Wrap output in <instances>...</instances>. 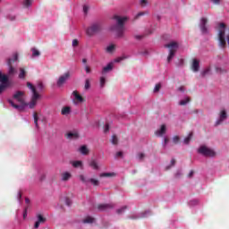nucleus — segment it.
I'll return each instance as SVG.
<instances>
[{
  "label": "nucleus",
  "instance_id": "nucleus-1",
  "mask_svg": "<svg viewBox=\"0 0 229 229\" xmlns=\"http://www.w3.org/2000/svg\"><path fill=\"white\" fill-rule=\"evenodd\" d=\"M27 87L32 92L30 102L29 104L26 103V100H24V96L26 94L24 91H16L13 96V99H16V101L21 106L16 105L13 103V100H9V104L13 106V108L19 110V112H22L24 110V106H29L30 109L35 108L38 99H40V94H38L37 88H35L31 82H27Z\"/></svg>",
  "mask_w": 229,
  "mask_h": 229
},
{
  "label": "nucleus",
  "instance_id": "nucleus-2",
  "mask_svg": "<svg viewBox=\"0 0 229 229\" xmlns=\"http://www.w3.org/2000/svg\"><path fill=\"white\" fill-rule=\"evenodd\" d=\"M217 31L218 44L222 49H225L226 47V24L225 22L218 23Z\"/></svg>",
  "mask_w": 229,
  "mask_h": 229
},
{
  "label": "nucleus",
  "instance_id": "nucleus-3",
  "mask_svg": "<svg viewBox=\"0 0 229 229\" xmlns=\"http://www.w3.org/2000/svg\"><path fill=\"white\" fill-rule=\"evenodd\" d=\"M114 21H116V33L117 36L121 38L123 37H124V23L126 22V21H128V17H121V16H117L114 15Z\"/></svg>",
  "mask_w": 229,
  "mask_h": 229
},
{
  "label": "nucleus",
  "instance_id": "nucleus-4",
  "mask_svg": "<svg viewBox=\"0 0 229 229\" xmlns=\"http://www.w3.org/2000/svg\"><path fill=\"white\" fill-rule=\"evenodd\" d=\"M165 47L169 49L167 62H171L173 60V58H174V55H176V51H178V47H179L178 42L172 41V42L165 45Z\"/></svg>",
  "mask_w": 229,
  "mask_h": 229
},
{
  "label": "nucleus",
  "instance_id": "nucleus-5",
  "mask_svg": "<svg viewBox=\"0 0 229 229\" xmlns=\"http://www.w3.org/2000/svg\"><path fill=\"white\" fill-rule=\"evenodd\" d=\"M17 60H19L18 53L13 54V58H9L7 60V65L9 66V71H8L9 76H13V74H15L17 72L15 68H13V64H15V62H17Z\"/></svg>",
  "mask_w": 229,
  "mask_h": 229
},
{
  "label": "nucleus",
  "instance_id": "nucleus-6",
  "mask_svg": "<svg viewBox=\"0 0 229 229\" xmlns=\"http://www.w3.org/2000/svg\"><path fill=\"white\" fill-rule=\"evenodd\" d=\"M102 28L103 26L101 25L100 22H95L89 28H88L86 33L87 35H89V37H92V35H96V33H99Z\"/></svg>",
  "mask_w": 229,
  "mask_h": 229
},
{
  "label": "nucleus",
  "instance_id": "nucleus-7",
  "mask_svg": "<svg viewBox=\"0 0 229 229\" xmlns=\"http://www.w3.org/2000/svg\"><path fill=\"white\" fill-rule=\"evenodd\" d=\"M198 152L199 155H203V157H216V151L212 148H208L207 146H200Z\"/></svg>",
  "mask_w": 229,
  "mask_h": 229
},
{
  "label": "nucleus",
  "instance_id": "nucleus-8",
  "mask_svg": "<svg viewBox=\"0 0 229 229\" xmlns=\"http://www.w3.org/2000/svg\"><path fill=\"white\" fill-rule=\"evenodd\" d=\"M69 80H71V72H66L58 78L56 82L57 87H64Z\"/></svg>",
  "mask_w": 229,
  "mask_h": 229
},
{
  "label": "nucleus",
  "instance_id": "nucleus-9",
  "mask_svg": "<svg viewBox=\"0 0 229 229\" xmlns=\"http://www.w3.org/2000/svg\"><path fill=\"white\" fill-rule=\"evenodd\" d=\"M207 24H208V19L202 17L200 19V23H199V28L202 35H208L209 33L208 26Z\"/></svg>",
  "mask_w": 229,
  "mask_h": 229
},
{
  "label": "nucleus",
  "instance_id": "nucleus-10",
  "mask_svg": "<svg viewBox=\"0 0 229 229\" xmlns=\"http://www.w3.org/2000/svg\"><path fill=\"white\" fill-rule=\"evenodd\" d=\"M115 206L112 203L109 204H98L97 206L98 210L99 212H108V210H112Z\"/></svg>",
  "mask_w": 229,
  "mask_h": 229
},
{
  "label": "nucleus",
  "instance_id": "nucleus-11",
  "mask_svg": "<svg viewBox=\"0 0 229 229\" xmlns=\"http://www.w3.org/2000/svg\"><path fill=\"white\" fill-rule=\"evenodd\" d=\"M228 117V114H226V110H222L220 112L219 120L216 121V126H219L223 123V121H225V119Z\"/></svg>",
  "mask_w": 229,
  "mask_h": 229
},
{
  "label": "nucleus",
  "instance_id": "nucleus-12",
  "mask_svg": "<svg viewBox=\"0 0 229 229\" xmlns=\"http://www.w3.org/2000/svg\"><path fill=\"white\" fill-rule=\"evenodd\" d=\"M0 85H4L5 87H9L10 83L8 82V76L3 75L0 72Z\"/></svg>",
  "mask_w": 229,
  "mask_h": 229
},
{
  "label": "nucleus",
  "instance_id": "nucleus-13",
  "mask_svg": "<svg viewBox=\"0 0 229 229\" xmlns=\"http://www.w3.org/2000/svg\"><path fill=\"white\" fill-rule=\"evenodd\" d=\"M72 178V174L69 172H64L61 174V180L62 182H69Z\"/></svg>",
  "mask_w": 229,
  "mask_h": 229
},
{
  "label": "nucleus",
  "instance_id": "nucleus-14",
  "mask_svg": "<svg viewBox=\"0 0 229 229\" xmlns=\"http://www.w3.org/2000/svg\"><path fill=\"white\" fill-rule=\"evenodd\" d=\"M167 131V127H165V124H162L160 129L156 131V135L157 137H162V135H165V133Z\"/></svg>",
  "mask_w": 229,
  "mask_h": 229
},
{
  "label": "nucleus",
  "instance_id": "nucleus-15",
  "mask_svg": "<svg viewBox=\"0 0 229 229\" xmlns=\"http://www.w3.org/2000/svg\"><path fill=\"white\" fill-rule=\"evenodd\" d=\"M191 70L193 72H198V71H199V61H198V59H193Z\"/></svg>",
  "mask_w": 229,
  "mask_h": 229
},
{
  "label": "nucleus",
  "instance_id": "nucleus-16",
  "mask_svg": "<svg viewBox=\"0 0 229 229\" xmlns=\"http://www.w3.org/2000/svg\"><path fill=\"white\" fill-rule=\"evenodd\" d=\"M79 138H80V134L76 131L66 133V139L75 140Z\"/></svg>",
  "mask_w": 229,
  "mask_h": 229
},
{
  "label": "nucleus",
  "instance_id": "nucleus-17",
  "mask_svg": "<svg viewBox=\"0 0 229 229\" xmlns=\"http://www.w3.org/2000/svg\"><path fill=\"white\" fill-rule=\"evenodd\" d=\"M72 95L74 96L77 103L85 102V98H83V97H81V95L78 94V92L76 90L72 92Z\"/></svg>",
  "mask_w": 229,
  "mask_h": 229
},
{
  "label": "nucleus",
  "instance_id": "nucleus-18",
  "mask_svg": "<svg viewBox=\"0 0 229 229\" xmlns=\"http://www.w3.org/2000/svg\"><path fill=\"white\" fill-rule=\"evenodd\" d=\"M94 221H96V219L92 216H87L86 218H84L82 220V223L84 225H92V223H94Z\"/></svg>",
  "mask_w": 229,
  "mask_h": 229
},
{
  "label": "nucleus",
  "instance_id": "nucleus-19",
  "mask_svg": "<svg viewBox=\"0 0 229 229\" xmlns=\"http://www.w3.org/2000/svg\"><path fill=\"white\" fill-rule=\"evenodd\" d=\"M114 69V64L109 63L106 67L103 68L102 72H110Z\"/></svg>",
  "mask_w": 229,
  "mask_h": 229
},
{
  "label": "nucleus",
  "instance_id": "nucleus-20",
  "mask_svg": "<svg viewBox=\"0 0 229 229\" xmlns=\"http://www.w3.org/2000/svg\"><path fill=\"white\" fill-rule=\"evenodd\" d=\"M115 176V173L112 172V173H102L100 174V178H112Z\"/></svg>",
  "mask_w": 229,
  "mask_h": 229
},
{
  "label": "nucleus",
  "instance_id": "nucleus-21",
  "mask_svg": "<svg viewBox=\"0 0 229 229\" xmlns=\"http://www.w3.org/2000/svg\"><path fill=\"white\" fill-rule=\"evenodd\" d=\"M89 167H92V169H95L96 171H98V169H99V165H98V161H96L95 159L91 160L89 162Z\"/></svg>",
  "mask_w": 229,
  "mask_h": 229
},
{
  "label": "nucleus",
  "instance_id": "nucleus-22",
  "mask_svg": "<svg viewBox=\"0 0 229 229\" xmlns=\"http://www.w3.org/2000/svg\"><path fill=\"white\" fill-rule=\"evenodd\" d=\"M61 114L62 115H69V114H71V107L70 106L63 107Z\"/></svg>",
  "mask_w": 229,
  "mask_h": 229
},
{
  "label": "nucleus",
  "instance_id": "nucleus-23",
  "mask_svg": "<svg viewBox=\"0 0 229 229\" xmlns=\"http://www.w3.org/2000/svg\"><path fill=\"white\" fill-rule=\"evenodd\" d=\"M72 167H75V168L83 167V162H81V161H72Z\"/></svg>",
  "mask_w": 229,
  "mask_h": 229
},
{
  "label": "nucleus",
  "instance_id": "nucleus-24",
  "mask_svg": "<svg viewBox=\"0 0 229 229\" xmlns=\"http://www.w3.org/2000/svg\"><path fill=\"white\" fill-rule=\"evenodd\" d=\"M22 4L24 8H30L33 4V0H23Z\"/></svg>",
  "mask_w": 229,
  "mask_h": 229
},
{
  "label": "nucleus",
  "instance_id": "nucleus-25",
  "mask_svg": "<svg viewBox=\"0 0 229 229\" xmlns=\"http://www.w3.org/2000/svg\"><path fill=\"white\" fill-rule=\"evenodd\" d=\"M80 151H81V155L89 154V148L85 145H83L80 148Z\"/></svg>",
  "mask_w": 229,
  "mask_h": 229
},
{
  "label": "nucleus",
  "instance_id": "nucleus-26",
  "mask_svg": "<svg viewBox=\"0 0 229 229\" xmlns=\"http://www.w3.org/2000/svg\"><path fill=\"white\" fill-rule=\"evenodd\" d=\"M33 118L36 128H38V114L37 112H34Z\"/></svg>",
  "mask_w": 229,
  "mask_h": 229
},
{
  "label": "nucleus",
  "instance_id": "nucleus-27",
  "mask_svg": "<svg viewBox=\"0 0 229 229\" xmlns=\"http://www.w3.org/2000/svg\"><path fill=\"white\" fill-rule=\"evenodd\" d=\"M19 78L21 80H24V78H26V70H24L23 68H20Z\"/></svg>",
  "mask_w": 229,
  "mask_h": 229
},
{
  "label": "nucleus",
  "instance_id": "nucleus-28",
  "mask_svg": "<svg viewBox=\"0 0 229 229\" xmlns=\"http://www.w3.org/2000/svg\"><path fill=\"white\" fill-rule=\"evenodd\" d=\"M106 53H113L115 51V45H110L106 48Z\"/></svg>",
  "mask_w": 229,
  "mask_h": 229
},
{
  "label": "nucleus",
  "instance_id": "nucleus-29",
  "mask_svg": "<svg viewBox=\"0 0 229 229\" xmlns=\"http://www.w3.org/2000/svg\"><path fill=\"white\" fill-rule=\"evenodd\" d=\"M111 142H112V144H114V146H117V144H119V139H117V136H116V135H113V136H112Z\"/></svg>",
  "mask_w": 229,
  "mask_h": 229
},
{
  "label": "nucleus",
  "instance_id": "nucleus-30",
  "mask_svg": "<svg viewBox=\"0 0 229 229\" xmlns=\"http://www.w3.org/2000/svg\"><path fill=\"white\" fill-rule=\"evenodd\" d=\"M89 182H90V183H92V185H94L95 187H98V185H99V181L98 179L90 178L89 179Z\"/></svg>",
  "mask_w": 229,
  "mask_h": 229
},
{
  "label": "nucleus",
  "instance_id": "nucleus-31",
  "mask_svg": "<svg viewBox=\"0 0 229 229\" xmlns=\"http://www.w3.org/2000/svg\"><path fill=\"white\" fill-rule=\"evenodd\" d=\"M127 208H128V206H123L121 208L116 210V214H119V215L124 214V211L127 210Z\"/></svg>",
  "mask_w": 229,
  "mask_h": 229
},
{
  "label": "nucleus",
  "instance_id": "nucleus-32",
  "mask_svg": "<svg viewBox=\"0 0 229 229\" xmlns=\"http://www.w3.org/2000/svg\"><path fill=\"white\" fill-rule=\"evenodd\" d=\"M191 102V98H186L185 99H182L179 102V105H181L182 106L187 105V103Z\"/></svg>",
  "mask_w": 229,
  "mask_h": 229
},
{
  "label": "nucleus",
  "instance_id": "nucleus-33",
  "mask_svg": "<svg viewBox=\"0 0 229 229\" xmlns=\"http://www.w3.org/2000/svg\"><path fill=\"white\" fill-rule=\"evenodd\" d=\"M192 132H190L189 133V135H188V137H186L185 139H184V144H189L190 142H191V140L192 139Z\"/></svg>",
  "mask_w": 229,
  "mask_h": 229
},
{
  "label": "nucleus",
  "instance_id": "nucleus-34",
  "mask_svg": "<svg viewBox=\"0 0 229 229\" xmlns=\"http://www.w3.org/2000/svg\"><path fill=\"white\" fill-rule=\"evenodd\" d=\"M216 72L218 74H225L226 72V70L221 67H216Z\"/></svg>",
  "mask_w": 229,
  "mask_h": 229
},
{
  "label": "nucleus",
  "instance_id": "nucleus-35",
  "mask_svg": "<svg viewBox=\"0 0 229 229\" xmlns=\"http://www.w3.org/2000/svg\"><path fill=\"white\" fill-rule=\"evenodd\" d=\"M79 178H80L81 182H82V183H89V179H87L85 177V175L81 174V175H79Z\"/></svg>",
  "mask_w": 229,
  "mask_h": 229
},
{
  "label": "nucleus",
  "instance_id": "nucleus-36",
  "mask_svg": "<svg viewBox=\"0 0 229 229\" xmlns=\"http://www.w3.org/2000/svg\"><path fill=\"white\" fill-rule=\"evenodd\" d=\"M32 56H40V52L37 48H32Z\"/></svg>",
  "mask_w": 229,
  "mask_h": 229
},
{
  "label": "nucleus",
  "instance_id": "nucleus-37",
  "mask_svg": "<svg viewBox=\"0 0 229 229\" xmlns=\"http://www.w3.org/2000/svg\"><path fill=\"white\" fill-rule=\"evenodd\" d=\"M84 89H85L86 90H89V89H90V80L87 79V80L85 81Z\"/></svg>",
  "mask_w": 229,
  "mask_h": 229
},
{
  "label": "nucleus",
  "instance_id": "nucleus-38",
  "mask_svg": "<svg viewBox=\"0 0 229 229\" xmlns=\"http://www.w3.org/2000/svg\"><path fill=\"white\" fill-rule=\"evenodd\" d=\"M105 83H106V79H105V77H101L100 78V87H101V89H103V87H105Z\"/></svg>",
  "mask_w": 229,
  "mask_h": 229
},
{
  "label": "nucleus",
  "instance_id": "nucleus-39",
  "mask_svg": "<svg viewBox=\"0 0 229 229\" xmlns=\"http://www.w3.org/2000/svg\"><path fill=\"white\" fill-rule=\"evenodd\" d=\"M140 4L142 8H145V6H148V0H140Z\"/></svg>",
  "mask_w": 229,
  "mask_h": 229
},
{
  "label": "nucleus",
  "instance_id": "nucleus-40",
  "mask_svg": "<svg viewBox=\"0 0 229 229\" xmlns=\"http://www.w3.org/2000/svg\"><path fill=\"white\" fill-rule=\"evenodd\" d=\"M208 72H210V67L206 68L202 72L201 75L203 77L207 76V74H208Z\"/></svg>",
  "mask_w": 229,
  "mask_h": 229
},
{
  "label": "nucleus",
  "instance_id": "nucleus-41",
  "mask_svg": "<svg viewBox=\"0 0 229 229\" xmlns=\"http://www.w3.org/2000/svg\"><path fill=\"white\" fill-rule=\"evenodd\" d=\"M143 15H146V13L144 12L139 13L138 14L135 15L134 21H137V19H139L140 17H142Z\"/></svg>",
  "mask_w": 229,
  "mask_h": 229
},
{
  "label": "nucleus",
  "instance_id": "nucleus-42",
  "mask_svg": "<svg viewBox=\"0 0 229 229\" xmlns=\"http://www.w3.org/2000/svg\"><path fill=\"white\" fill-rule=\"evenodd\" d=\"M160 89H162V85L160 83L157 84L154 88V92H159Z\"/></svg>",
  "mask_w": 229,
  "mask_h": 229
},
{
  "label": "nucleus",
  "instance_id": "nucleus-43",
  "mask_svg": "<svg viewBox=\"0 0 229 229\" xmlns=\"http://www.w3.org/2000/svg\"><path fill=\"white\" fill-rule=\"evenodd\" d=\"M8 89V86H4L3 84H0V94H3Z\"/></svg>",
  "mask_w": 229,
  "mask_h": 229
},
{
  "label": "nucleus",
  "instance_id": "nucleus-44",
  "mask_svg": "<svg viewBox=\"0 0 229 229\" xmlns=\"http://www.w3.org/2000/svg\"><path fill=\"white\" fill-rule=\"evenodd\" d=\"M38 221L39 223H45L46 222V218H44V216H42V215H38Z\"/></svg>",
  "mask_w": 229,
  "mask_h": 229
},
{
  "label": "nucleus",
  "instance_id": "nucleus-45",
  "mask_svg": "<svg viewBox=\"0 0 229 229\" xmlns=\"http://www.w3.org/2000/svg\"><path fill=\"white\" fill-rule=\"evenodd\" d=\"M173 142H174V144H178V142H180V137L179 136H174L173 138Z\"/></svg>",
  "mask_w": 229,
  "mask_h": 229
},
{
  "label": "nucleus",
  "instance_id": "nucleus-46",
  "mask_svg": "<svg viewBox=\"0 0 229 229\" xmlns=\"http://www.w3.org/2000/svg\"><path fill=\"white\" fill-rule=\"evenodd\" d=\"M65 203H66L67 207H71V205H72V201L69 198L65 199Z\"/></svg>",
  "mask_w": 229,
  "mask_h": 229
},
{
  "label": "nucleus",
  "instance_id": "nucleus-47",
  "mask_svg": "<svg viewBox=\"0 0 229 229\" xmlns=\"http://www.w3.org/2000/svg\"><path fill=\"white\" fill-rule=\"evenodd\" d=\"M80 44V42L78 41V39H73L72 40V47H77V46Z\"/></svg>",
  "mask_w": 229,
  "mask_h": 229
},
{
  "label": "nucleus",
  "instance_id": "nucleus-48",
  "mask_svg": "<svg viewBox=\"0 0 229 229\" xmlns=\"http://www.w3.org/2000/svg\"><path fill=\"white\" fill-rule=\"evenodd\" d=\"M104 131H105V133H106L107 131H110V125H109L108 123H106V124L105 125Z\"/></svg>",
  "mask_w": 229,
  "mask_h": 229
},
{
  "label": "nucleus",
  "instance_id": "nucleus-49",
  "mask_svg": "<svg viewBox=\"0 0 229 229\" xmlns=\"http://www.w3.org/2000/svg\"><path fill=\"white\" fill-rule=\"evenodd\" d=\"M145 157H146V154H145V153H140V154H138V157H139L140 160H142Z\"/></svg>",
  "mask_w": 229,
  "mask_h": 229
},
{
  "label": "nucleus",
  "instance_id": "nucleus-50",
  "mask_svg": "<svg viewBox=\"0 0 229 229\" xmlns=\"http://www.w3.org/2000/svg\"><path fill=\"white\" fill-rule=\"evenodd\" d=\"M28 217V208H26L23 211V219H26Z\"/></svg>",
  "mask_w": 229,
  "mask_h": 229
},
{
  "label": "nucleus",
  "instance_id": "nucleus-51",
  "mask_svg": "<svg viewBox=\"0 0 229 229\" xmlns=\"http://www.w3.org/2000/svg\"><path fill=\"white\" fill-rule=\"evenodd\" d=\"M85 71H86L87 74H90V72H91L90 67L89 65L85 66Z\"/></svg>",
  "mask_w": 229,
  "mask_h": 229
},
{
  "label": "nucleus",
  "instance_id": "nucleus-52",
  "mask_svg": "<svg viewBox=\"0 0 229 229\" xmlns=\"http://www.w3.org/2000/svg\"><path fill=\"white\" fill-rule=\"evenodd\" d=\"M83 12H84V13H89V6L88 5H84L83 6Z\"/></svg>",
  "mask_w": 229,
  "mask_h": 229
},
{
  "label": "nucleus",
  "instance_id": "nucleus-53",
  "mask_svg": "<svg viewBox=\"0 0 229 229\" xmlns=\"http://www.w3.org/2000/svg\"><path fill=\"white\" fill-rule=\"evenodd\" d=\"M38 89H39V90H42L44 89V84H42V82H39L38 84Z\"/></svg>",
  "mask_w": 229,
  "mask_h": 229
},
{
  "label": "nucleus",
  "instance_id": "nucleus-54",
  "mask_svg": "<svg viewBox=\"0 0 229 229\" xmlns=\"http://www.w3.org/2000/svg\"><path fill=\"white\" fill-rule=\"evenodd\" d=\"M123 60H124V57H118L114 60V62L119 63V62H123Z\"/></svg>",
  "mask_w": 229,
  "mask_h": 229
},
{
  "label": "nucleus",
  "instance_id": "nucleus-55",
  "mask_svg": "<svg viewBox=\"0 0 229 229\" xmlns=\"http://www.w3.org/2000/svg\"><path fill=\"white\" fill-rule=\"evenodd\" d=\"M40 223L41 222L37 221L34 225V228H38V226H40Z\"/></svg>",
  "mask_w": 229,
  "mask_h": 229
},
{
  "label": "nucleus",
  "instance_id": "nucleus-56",
  "mask_svg": "<svg viewBox=\"0 0 229 229\" xmlns=\"http://www.w3.org/2000/svg\"><path fill=\"white\" fill-rule=\"evenodd\" d=\"M119 157H123V151H119L116 153V158Z\"/></svg>",
  "mask_w": 229,
  "mask_h": 229
},
{
  "label": "nucleus",
  "instance_id": "nucleus-57",
  "mask_svg": "<svg viewBox=\"0 0 229 229\" xmlns=\"http://www.w3.org/2000/svg\"><path fill=\"white\" fill-rule=\"evenodd\" d=\"M212 3H214L215 4H219V3L221 2V0H211Z\"/></svg>",
  "mask_w": 229,
  "mask_h": 229
},
{
  "label": "nucleus",
  "instance_id": "nucleus-58",
  "mask_svg": "<svg viewBox=\"0 0 229 229\" xmlns=\"http://www.w3.org/2000/svg\"><path fill=\"white\" fill-rule=\"evenodd\" d=\"M194 175V172L191 170L190 172V174H188L189 178H192V176Z\"/></svg>",
  "mask_w": 229,
  "mask_h": 229
},
{
  "label": "nucleus",
  "instance_id": "nucleus-59",
  "mask_svg": "<svg viewBox=\"0 0 229 229\" xmlns=\"http://www.w3.org/2000/svg\"><path fill=\"white\" fill-rule=\"evenodd\" d=\"M174 164H176V159L174 158L171 160V165H174Z\"/></svg>",
  "mask_w": 229,
  "mask_h": 229
},
{
  "label": "nucleus",
  "instance_id": "nucleus-60",
  "mask_svg": "<svg viewBox=\"0 0 229 229\" xmlns=\"http://www.w3.org/2000/svg\"><path fill=\"white\" fill-rule=\"evenodd\" d=\"M18 198H19V199H21L22 198V192H21V191L18 192Z\"/></svg>",
  "mask_w": 229,
  "mask_h": 229
},
{
  "label": "nucleus",
  "instance_id": "nucleus-61",
  "mask_svg": "<svg viewBox=\"0 0 229 229\" xmlns=\"http://www.w3.org/2000/svg\"><path fill=\"white\" fill-rule=\"evenodd\" d=\"M30 200L28 198H26V199H25V203H26L27 205H30Z\"/></svg>",
  "mask_w": 229,
  "mask_h": 229
},
{
  "label": "nucleus",
  "instance_id": "nucleus-62",
  "mask_svg": "<svg viewBox=\"0 0 229 229\" xmlns=\"http://www.w3.org/2000/svg\"><path fill=\"white\" fill-rule=\"evenodd\" d=\"M143 36H135V38H137V40H140V38H142Z\"/></svg>",
  "mask_w": 229,
  "mask_h": 229
},
{
  "label": "nucleus",
  "instance_id": "nucleus-63",
  "mask_svg": "<svg viewBox=\"0 0 229 229\" xmlns=\"http://www.w3.org/2000/svg\"><path fill=\"white\" fill-rule=\"evenodd\" d=\"M167 142H169V139L168 138H165V144H167Z\"/></svg>",
  "mask_w": 229,
  "mask_h": 229
},
{
  "label": "nucleus",
  "instance_id": "nucleus-64",
  "mask_svg": "<svg viewBox=\"0 0 229 229\" xmlns=\"http://www.w3.org/2000/svg\"><path fill=\"white\" fill-rule=\"evenodd\" d=\"M87 63V59L86 58H83L82 59V64H86Z\"/></svg>",
  "mask_w": 229,
  "mask_h": 229
}]
</instances>
